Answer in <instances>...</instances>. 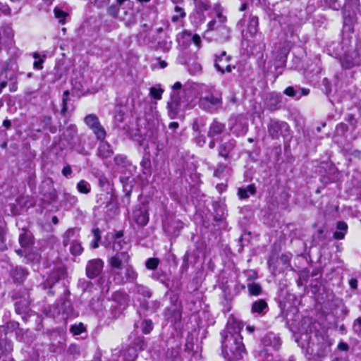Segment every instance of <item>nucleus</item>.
<instances>
[{"mask_svg": "<svg viewBox=\"0 0 361 361\" xmlns=\"http://www.w3.org/2000/svg\"><path fill=\"white\" fill-rule=\"evenodd\" d=\"M242 328L241 322L229 318L225 329L221 333L222 354L228 361H238L247 355L240 335Z\"/></svg>", "mask_w": 361, "mask_h": 361, "instance_id": "nucleus-1", "label": "nucleus"}, {"mask_svg": "<svg viewBox=\"0 0 361 361\" xmlns=\"http://www.w3.org/2000/svg\"><path fill=\"white\" fill-rule=\"evenodd\" d=\"M197 95L198 106L206 112L214 113L222 105V92L214 85H199Z\"/></svg>", "mask_w": 361, "mask_h": 361, "instance_id": "nucleus-2", "label": "nucleus"}, {"mask_svg": "<svg viewBox=\"0 0 361 361\" xmlns=\"http://www.w3.org/2000/svg\"><path fill=\"white\" fill-rule=\"evenodd\" d=\"M302 339L306 342L307 353L314 357H323L329 352L331 344L328 338L317 331L305 334Z\"/></svg>", "mask_w": 361, "mask_h": 361, "instance_id": "nucleus-3", "label": "nucleus"}, {"mask_svg": "<svg viewBox=\"0 0 361 361\" xmlns=\"http://www.w3.org/2000/svg\"><path fill=\"white\" fill-rule=\"evenodd\" d=\"M137 278V273L132 266L110 270L108 282L116 285H123L126 282L133 283Z\"/></svg>", "mask_w": 361, "mask_h": 361, "instance_id": "nucleus-4", "label": "nucleus"}, {"mask_svg": "<svg viewBox=\"0 0 361 361\" xmlns=\"http://www.w3.org/2000/svg\"><path fill=\"white\" fill-rule=\"evenodd\" d=\"M84 122L87 127L92 130L98 140H104L106 136V132L100 123L97 115L93 114L87 115L84 118Z\"/></svg>", "mask_w": 361, "mask_h": 361, "instance_id": "nucleus-5", "label": "nucleus"}, {"mask_svg": "<svg viewBox=\"0 0 361 361\" xmlns=\"http://www.w3.org/2000/svg\"><path fill=\"white\" fill-rule=\"evenodd\" d=\"M130 258V255L126 251H121L109 257L108 258V264L110 267V270L118 269V268L130 266L128 264Z\"/></svg>", "mask_w": 361, "mask_h": 361, "instance_id": "nucleus-6", "label": "nucleus"}, {"mask_svg": "<svg viewBox=\"0 0 361 361\" xmlns=\"http://www.w3.org/2000/svg\"><path fill=\"white\" fill-rule=\"evenodd\" d=\"M231 57L226 54L225 51L221 52L219 55H215L214 67L221 73H231L234 66H231L230 61Z\"/></svg>", "mask_w": 361, "mask_h": 361, "instance_id": "nucleus-7", "label": "nucleus"}, {"mask_svg": "<svg viewBox=\"0 0 361 361\" xmlns=\"http://www.w3.org/2000/svg\"><path fill=\"white\" fill-rule=\"evenodd\" d=\"M104 262L101 259H93L87 262L86 266V275L89 279H94L103 270Z\"/></svg>", "mask_w": 361, "mask_h": 361, "instance_id": "nucleus-8", "label": "nucleus"}, {"mask_svg": "<svg viewBox=\"0 0 361 361\" xmlns=\"http://www.w3.org/2000/svg\"><path fill=\"white\" fill-rule=\"evenodd\" d=\"M56 308L58 314H61L64 319L73 315V308L67 295H64V298L61 299L60 302L57 304Z\"/></svg>", "mask_w": 361, "mask_h": 361, "instance_id": "nucleus-9", "label": "nucleus"}, {"mask_svg": "<svg viewBox=\"0 0 361 361\" xmlns=\"http://www.w3.org/2000/svg\"><path fill=\"white\" fill-rule=\"evenodd\" d=\"M71 138L68 140L70 147L79 153H82L84 147V136L77 135L76 129L74 128L70 133Z\"/></svg>", "mask_w": 361, "mask_h": 361, "instance_id": "nucleus-10", "label": "nucleus"}, {"mask_svg": "<svg viewBox=\"0 0 361 361\" xmlns=\"http://www.w3.org/2000/svg\"><path fill=\"white\" fill-rule=\"evenodd\" d=\"M231 122H232L231 130L237 136H243L247 133L248 130V124L245 119L235 117L234 118H231Z\"/></svg>", "mask_w": 361, "mask_h": 361, "instance_id": "nucleus-11", "label": "nucleus"}, {"mask_svg": "<svg viewBox=\"0 0 361 361\" xmlns=\"http://www.w3.org/2000/svg\"><path fill=\"white\" fill-rule=\"evenodd\" d=\"M133 219L140 226H145L149 221V214L145 207H139L133 212Z\"/></svg>", "mask_w": 361, "mask_h": 361, "instance_id": "nucleus-12", "label": "nucleus"}, {"mask_svg": "<svg viewBox=\"0 0 361 361\" xmlns=\"http://www.w3.org/2000/svg\"><path fill=\"white\" fill-rule=\"evenodd\" d=\"M259 19L256 16L250 15L248 18L247 28L243 31V35L247 37H254L258 31Z\"/></svg>", "mask_w": 361, "mask_h": 361, "instance_id": "nucleus-13", "label": "nucleus"}, {"mask_svg": "<svg viewBox=\"0 0 361 361\" xmlns=\"http://www.w3.org/2000/svg\"><path fill=\"white\" fill-rule=\"evenodd\" d=\"M288 127L285 122L271 120L268 125V132L273 139L278 138L281 135V130Z\"/></svg>", "mask_w": 361, "mask_h": 361, "instance_id": "nucleus-14", "label": "nucleus"}, {"mask_svg": "<svg viewBox=\"0 0 361 361\" xmlns=\"http://www.w3.org/2000/svg\"><path fill=\"white\" fill-rule=\"evenodd\" d=\"M80 228H68L63 235V245L66 247L79 240Z\"/></svg>", "mask_w": 361, "mask_h": 361, "instance_id": "nucleus-15", "label": "nucleus"}, {"mask_svg": "<svg viewBox=\"0 0 361 361\" xmlns=\"http://www.w3.org/2000/svg\"><path fill=\"white\" fill-rule=\"evenodd\" d=\"M236 142L235 140L231 139L228 142L221 143L219 147V155L228 159L230 157L231 152L235 147Z\"/></svg>", "mask_w": 361, "mask_h": 361, "instance_id": "nucleus-16", "label": "nucleus"}, {"mask_svg": "<svg viewBox=\"0 0 361 361\" xmlns=\"http://www.w3.org/2000/svg\"><path fill=\"white\" fill-rule=\"evenodd\" d=\"M226 16H223L221 13H218L216 18L208 23L206 32H216L219 27L223 26L226 23Z\"/></svg>", "mask_w": 361, "mask_h": 361, "instance_id": "nucleus-17", "label": "nucleus"}, {"mask_svg": "<svg viewBox=\"0 0 361 361\" xmlns=\"http://www.w3.org/2000/svg\"><path fill=\"white\" fill-rule=\"evenodd\" d=\"M267 310V302L263 299H259L255 301L251 306V312L252 314H257L259 315L263 316L266 314Z\"/></svg>", "mask_w": 361, "mask_h": 361, "instance_id": "nucleus-18", "label": "nucleus"}, {"mask_svg": "<svg viewBox=\"0 0 361 361\" xmlns=\"http://www.w3.org/2000/svg\"><path fill=\"white\" fill-rule=\"evenodd\" d=\"M226 129L225 124L216 121L214 120L209 126V130L208 131V136L209 137L214 138L216 136H218L222 134Z\"/></svg>", "mask_w": 361, "mask_h": 361, "instance_id": "nucleus-19", "label": "nucleus"}, {"mask_svg": "<svg viewBox=\"0 0 361 361\" xmlns=\"http://www.w3.org/2000/svg\"><path fill=\"white\" fill-rule=\"evenodd\" d=\"M360 0H344V3L342 5L341 9L343 10L344 15L346 13H355L357 11H359L360 6Z\"/></svg>", "mask_w": 361, "mask_h": 361, "instance_id": "nucleus-20", "label": "nucleus"}, {"mask_svg": "<svg viewBox=\"0 0 361 361\" xmlns=\"http://www.w3.org/2000/svg\"><path fill=\"white\" fill-rule=\"evenodd\" d=\"M114 154L111 145L106 142L101 141L97 149V155L102 159H107L111 157Z\"/></svg>", "mask_w": 361, "mask_h": 361, "instance_id": "nucleus-21", "label": "nucleus"}, {"mask_svg": "<svg viewBox=\"0 0 361 361\" xmlns=\"http://www.w3.org/2000/svg\"><path fill=\"white\" fill-rule=\"evenodd\" d=\"M180 106V97L176 93H173L171 97V101L168 103V108L171 116H175L178 114Z\"/></svg>", "mask_w": 361, "mask_h": 361, "instance_id": "nucleus-22", "label": "nucleus"}, {"mask_svg": "<svg viewBox=\"0 0 361 361\" xmlns=\"http://www.w3.org/2000/svg\"><path fill=\"white\" fill-rule=\"evenodd\" d=\"M348 231V225L344 221H338L336 224V231L334 233V238L336 240L343 239Z\"/></svg>", "mask_w": 361, "mask_h": 361, "instance_id": "nucleus-23", "label": "nucleus"}, {"mask_svg": "<svg viewBox=\"0 0 361 361\" xmlns=\"http://www.w3.org/2000/svg\"><path fill=\"white\" fill-rule=\"evenodd\" d=\"M256 187L254 184H250L245 188H240L238 190V195L240 199H247L250 195H255Z\"/></svg>", "mask_w": 361, "mask_h": 361, "instance_id": "nucleus-24", "label": "nucleus"}, {"mask_svg": "<svg viewBox=\"0 0 361 361\" xmlns=\"http://www.w3.org/2000/svg\"><path fill=\"white\" fill-rule=\"evenodd\" d=\"M214 36L218 38L219 40L221 41H226L230 37V29L226 23L221 26L219 27L218 30L215 32Z\"/></svg>", "mask_w": 361, "mask_h": 361, "instance_id": "nucleus-25", "label": "nucleus"}, {"mask_svg": "<svg viewBox=\"0 0 361 361\" xmlns=\"http://www.w3.org/2000/svg\"><path fill=\"white\" fill-rule=\"evenodd\" d=\"M113 250L116 253L126 251L128 253L129 245L124 240H115L113 243Z\"/></svg>", "mask_w": 361, "mask_h": 361, "instance_id": "nucleus-26", "label": "nucleus"}, {"mask_svg": "<svg viewBox=\"0 0 361 361\" xmlns=\"http://www.w3.org/2000/svg\"><path fill=\"white\" fill-rule=\"evenodd\" d=\"M108 13L112 17L118 18L121 21H123L125 24H127L129 22V18H126V16H123V15H120V7L118 8L116 6H111L108 8Z\"/></svg>", "mask_w": 361, "mask_h": 361, "instance_id": "nucleus-27", "label": "nucleus"}, {"mask_svg": "<svg viewBox=\"0 0 361 361\" xmlns=\"http://www.w3.org/2000/svg\"><path fill=\"white\" fill-rule=\"evenodd\" d=\"M65 205L73 207L76 205L78 202V198L76 196L73 195L68 192H64L63 195V200Z\"/></svg>", "mask_w": 361, "mask_h": 361, "instance_id": "nucleus-28", "label": "nucleus"}, {"mask_svg": "<svg viewBox=\"0 0 361 361\" xmlns=\"http://www.w3.org/2000/svg\"><path fill=\"white\" fill-rule=\"evenodd\" d=\"M281 97L277 94H271L267 102V106L271 110H276L278 109L281 103Z\"/></svg>", "mask_w": 361, "mask_h": 361, "instance_id": "nucleus-29", "label": "nucleus"}, {"mask_svg": "<svg viewBox=\"0 0 361 361\" xmlns=\"http://www.w3.org/2000/svg\"><path fill=\"white\" fill-rule=\"evenodd\" d=\"M175 14L172 16L171 20L173 23H178L180 19H183L185 17L186 14L184 11L183 8L178 5H176L174 7Z\"/></svg>", "mask_w": 361, "mask_h": 361, "instance_id": "nucleus-30", "label": "nucleus"}, {"mask_svg": "<svg viewBox=\"0 0 361 361\" xmlns=\"http://www.w3.org/2000/svg\"><path fill=\"white\" fill-rule=\"evenodd\" d=\"M195 4V8L198 12H204L209 9L210 1L209 0H192Z\"/></svg>", "mask_w": 361, "mask_h": 361, "instance_id": "nucleus-31", "label": "nucleus"}, {"mask_svg": "<svg viewBox=\"0 0 361 361\" xmlns=\"http://www.w3.org/2000/svg\"><path fill=\"white\" fill-rule=\"evenodd\" d=\"M247 290L249 294L254 296L260 295L262 291L260 284L254 282L247 284Z\"/></svg>", "mask_w": 361, "mask_h": 361, "instance_id": "nucleus-32", "label": "nucleus"}, {"mask_svg": "<svg viewBox=\"0 0 361 361\" xmlns=\"http://www.w3.org/2000/svg\"><path fill=\"white\" fill-rule=\"evenodd\" d=\"M77 190L80 193L87 194L91 190V185L87 181L81 180L77 184Z\"/></svg>", "mask_w": 361, "mask_h": 361, "instance_id": "nucleus-33", "label": "nucleus"}, {"mask_svg": "<svg viewBox=\"0 0 361 361\" xmlns=\"http://www.w3.org/2000/svg\"><path fill=\"white\" fill-rule=\"evenodd\" d=\"M70 245V252L74 256L80 255L83 252V247H82L81 243L79 240L71 244Z\"/></svg>", "mask_w": 361, "mask_h": 361, "instance_id": "nucleus-34", "label": "nucleus"}, {"mask_svg": "<svg viewBox=\"0 0 361 361\" xmlns=\"http://www.w3.org/2000/svg\"><path fill=\"white\" fill-rule=\"evenodd\" d=\"M180 356V348L173 347L168 349L166 352V357L171 359L173 361H177Z\"/></svg>", "mask_w": 361, "mask_h": 361, "instance_id": "nucleus-35", "label": "nucleus"}, {"mask_svg": "<svg viewBox=\"0 0 361 361\" xmlns=\"http://www.w3.org/2000/svg\"><path fill=\"white\" fill-rule=\"evenodd\" d=\"M54 13L56 18L59 20L60 23L64 24L66 23V17L68 15L66 12L56 7L54 10Z\"/></svg>", "mask_w": 361, "mask_h": 361, "instance_id": "nucleus-36", "label": "nucleus"}, {"mask_svg": "<svg viewBox=\"0 0 361 361\" xmlns=\"http://www.w3.org/2000/svg\"><path fill=\"white\" fill-rule=\"evenodd\" d=\"M159 264V259L158 258L152 257L149 258L145 262V267L147 269L154 270L157 268Z\"/></svg>", "mask_w": 361, "mask_h": 361, "instance_id": "nucleus-37", "label": "nucleus"}, {"mask_svg": "<svg viewBox=\"0 0 361 361\" xmlns=\"http://www.w3.org/2000/svg\"><path fill=\"white\" fill-rule=\"evenodd\" d=\"M325 5L334 11H339L342 8V5L338 0H324Z\"/></svg>", "mask_w": 361, "mask_h": 361, "instance_id": "nucleus-38", "label": "nucleus"}, {"mask_svg": "<svg viewBox=\"0 0 361 361\" xmlns=\"http://www.w3.org/2000/svg\"><path fill=\"white\" fill-rule=\"evenodd\" d=\"M163 92H164V90L161 88L152 87L149 89L150 96L157 100H159L161 99Z\"/></svg>", "mask_w": 361, "mask_h": 361, "instance_id": "nucleus-39", "label": "nucleus"}, {"mask_svg": "<svg viewBox=\"0 0 361 361\" xmlns=\"http://www.w3.org/2000/svg\"><path fill=\"white\" fill-rule=\"evenodd\" d=\"M85 330V326L82 323H79L78 324L72 325L70 331L73 335H80Z\"/></svg>", "mask_w": 361, "mask_h": 361, "instance_id": "nucleus-40", "label": "nucleus"}, {"mask_svg": "<svg viewBox=\"0 0 361 361\" xmlns=\"http://www.w3.org/2000/svg\"><path fill=\"white\" fill-rule=\"evenodd\" d=\"M142 331L145 334H148L153 329L152 322L151 320H144L142 322Z\"/></svg>", "mask_w": 361, "mask_h": 361, "instance_id": "nucleus-41", "label": "nucleus"}, {"mask_svg": "<svg viewBox=\"0 0 361 361\" xmlns=\"http://www.w3.org/2000/svg\"><path fill=\"white\" fill-rule=\"evenodd\" d=\"M125 114L121 110L117 111L114 116V122L118 128H121L120 124L124 121Z\"/></svg>", "mask_w": 361, "mask_h": 361, "instance_id": "nucleus-42", "label": "nucleus"}, {"mask_svg": "<svg viewBox=\"0 0 361 361\" xmlns=\"http://www.w3.org/2000/svg\"><path fill=\"white\" fill-rule=\"evenodd\" d=\"M68 96H69V92L68 90L65 91L63 94V97H62L61 114L63 115H65L66 111H68L67 102L68 100Z\"/></svg>", "mask_w": 361, "mask_h": 361, "instance_id": "nucleus-43", "label": "nucleus"}, {"mask_svg": "<svg viewBox=\"0 0 361 361\" xmlns=\"http://www.w3.org/2000/svg\"><path fill=\"white\" fill-rule=\"evenodd\" d=\"M120 15H123V16L129 18V22L126 25L130 24L133 20L132 11L130 9L126 10L125 7L120 6Z\"/></svg>", "mask_w": 361, "mask_h": 361, "instance_id": "nucleus-44", "label": "nucleus"}, {"mask_svg": "<svg viewBox=\"0 0 361 361\" xmlns=\"http://www.w3.org/2000/svg\"><path fill=\"white\" fill-rule=\"evenodd\" d=\"M137 357L134 348H128L127 353L124 355L125 361H135Z\"/></svg>", "mask_w": 361, "mask_h": 361, "instance_id": "nucleus-45", "label": "nucleus"}, {"mask_svg": "<svg viewBox=\"0 0 361 361\" xmlns=\"http://www.w3.org/2000/svg\"><path fill=\"white\" fill-rule=\"evenodd\" d=\"M114 161L116 165L121 166H127V164L128 163L126 157L124 156H121V155H118V156L115 157Z\"/></svg>", "mask_w": 361, "mask_h": 361, "instance_id": "nucleus-46", "label": "nucleus"}, {"mask_svg": "<svg viewBox=\"0 0 361 361\" xmlns=\"http://www.w3.org/2000/svg\"><path fill=\"white\" fill-rule=\"evenodd\" d=\"M61 274H63V271L61 270L54 271L48 279V283L53 284L54 283L56 282Z\"/></svg>", "mask_w": 361, "mask_h": 361, "instance_id": "nucleus-47", "label": "nucleus"}, {"mask_svg": "<svg viewBox=\"0 0 361 361\" xmlns=\"http://www.w3.org/2000/svg\"><path fill=\"white\" fill-rule=\"evenodd\" d=\"M353 331L356 334H361V317H358L354 321Z\"/></svg>", "mask_w": 361, "mask_h": 361, "instance_id": "nucleus-48", "label": "nucleus"}, {"mask_svg": "<svg viewBox=\"0 0 361 361\" xmlns=\"http://www.w3.org/2000/svg\"><path fill=\"white\" fill-rule=\"evenodd\" d=\"M227 168V166L226 164H219L217 165L216 169L214 171V176L215 177H219L225 171V169Z\"/></svg>", "mask_w": 361, "mask_h": 361, "instance_id": "nucleus-49", "label": "nucleus"}, {"mask_svg": "<svg viewBox=\"0 0 361 361\" xmlns=\"http://www.w3.org/2000/svg\"><path fill=\"white\" fill-rule=\"evenodd\" d=\"M0 13L6 16H11V9L8 5L0 3Z\"/></svg>", "mask_w": 361, "mask_h": 361, "instance_id": "nucleus-50", "label": "nucleus"}, {"mask_svg": "<svg viewBox=\"0 0 361 361\" xmlns=\"http://www.w3.org/2000/svg\"><path fill=\"white\" fill-rule=\"evenodd\" d=\"M98 8L104 7L109 3V0H90Z\"/></svg>", "mask_w": 361, "mask_h": 361, "instance_id": "nucleus-51", "label": "nucleus"}, {"mask_svg": "<svg viewBox=\"0 0 361 361\" xmlns=\"http://www.w3.org/2000/svg\"><path fill=\"white\" fill-rule=\"evenodd\" d=\"M19 242L22 247H26L30 243V240L27 238V236L25 234H21L19 236Z\"/></svg>", "mask_w": 361, "mask_h": 361, "instance_id": "nucleus-52", "label": "nucleus"}, {"mask_svg": "<svg viewBox=\"0 0 361 361\" xmlns=\"http://www.w3.org/2000/svg\"><path fill=\"white\" fill-rule=\"evenodd\" d=\"M72 172L73 171H72L71 167L69 165L64 166L63 169H62V174L66 178L70 176L71 175Z\"/></svg>", "mask_w": 361, "mask_h": 361, "instance_id": "nucleus-53", "label": "nucleus"}, {"mask_svg": "<svg viewBox=\"0 0 361 361\" xmlns=\"http://www.w3.org/2000/svg\"><path fill=\"white\" fill-rule=\"evenodd\" d=\"M284 93L289 97H295L296 92L292 87H288L284 90Z\"/></svg>", "mask_w": 361, "mask_h": 361, "instance_id": "nucleus-54", "label": "nucleus"}, {"mask_svg": "<svg viewBox=\"0 0 361 361\" xmlns=\"http://www.w3.org/2000/svg\"><path fill=\"white\" fill-rule=\"evenodd\" d=\"M68 351L71 354H79L80 353V350H79V348L78 347V345H71L69 348H68Z\"/></svg>", "mask_w": 361, "mask_h": 361, "instance_id": "nucleus-55", "label": "nucleus"}, {"mask_svg": "<svg viewBox=\"0 0 361 361\" xmlns=\"http://www.w3.org/2000/svg\"><path fill=\"white\" fill-rule=\"evenodd\" d=\"M92 233L94 235V240H100L101 239V232L100 230L97 228L92 230Z\"/></svg>", "mask_w": 361, "mask_h": 361, "instance_id": "nucleus-56", "label": "nucleus"}, {"mask_svg": "<svg viewBox=\"0 0 361 361\" xmlns=\"http://www.w3.org/2000/svg\"><path fill=\"white\" fill-rule=\"evenodd\" d=\"M338 348L341 351H347L349 349V346L345 342H340L338 345Z\"/></svg>", "mask_w": 361, "mask_h": 361, "instance_id": "nucleus-57", "label": "nucleus"}, {"mask_svg": "<svg viewBox=\"0 0 361 361\" xmlns=\"http://www.w3.org/2000/svg\"><path fill=\"white\" fill-rule=\"evenodd\" d=\"M192 42L197 47H200L201 43V39L200 36L197 35H193Z\"/></svg>", "mask_w": 361, "mask_h": 361, "instance_id": "nucleus-58", "label": "nucleus"}, {"mask_svg": "<svg viewBox=\"0 0 361 361\" xmlns=\"http://www.w3.org/2000/svg\"><path fill=\"white\" fill-rule=\"evenodd\" d=\"M349 286L353 289H357V280L356 279H351L349 281Z\"/></svg>", "mask_w": 361, "mask_h": 361, "instance_id": "nucleus-59", "label": "nucleus"}, {"mask_svg": "<svg viewBox=\"0 0 361 361\" xmlns=\"http://www.w3.org/2000/svg\"><path fill=\"white\" fill-rule=\"evenodd\" d=\"M44 62L43 59H40L39 61H35L33 63L34 68L37 69H42V63Z\"/></svg>", "mask_w": 361, "mask_h": 361, "instance_id": "nucleus-60", "label": "nucleus"}, {"mask_svg": "<svg viewBox=\"0 0 361 361\" xmlns=\"http://www.w3.org/2000/svg\"><path fill=\"white\" fill-rule=\"evenodd\" d=\"M118 297L124 298H125V295L123 293L117 292V293H115L114 294V295H113L114 300L117 301V302H119L118 301Z\"/></svg>", "mask_w": 361, "mask_h": 361, "instance_id": "nucleus-61", "label": "nucleus"}, {"mask_svg": "<svg viewBox=\"0 0 361 361\" xmlns=\"http://www.w3.org/2000/svg\"><path fill=\"white\" fill-rule=\"evenodd\" d=\"M192 129L193 130L196 131V132H199L200 130V125L198 123V121L197 120H195L194 122H193V124H192Z\"/></svg>", "mask_w": 361, "mask_h": 361, "instance_id": "nucleus-62", "label": "nucleus"}, {"mask_svg": "<svg viewBox=\"0 0 361 361\" xmlns=\"http://www.w3.org/2000/svg\"><path fill=\"white\" fill-rule=\"evenodd\" d=\"M51 117L49 116H45L43 117V122L45 125H49L51 123Z\"/></svg>", "mask_w": 361, "mask_h": 361, "instance_id": "nucleus-63", "label": "nucleus"}, {"mask_svg": "<svg viewBox=\"0 0 361 361\" xmlns=\"http://www.w3.org/2000/svg\"><path fill=\"white\" fill-rule=\"evenodd\" d=\"M353 156L355 158L361 159V152L359 150H355L353 152Z\"/></svg>", "mask_w": 361, "mask_h": 361, "instance_id": "nucleus-64", "label": "nucleus"}]
</instances>
